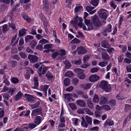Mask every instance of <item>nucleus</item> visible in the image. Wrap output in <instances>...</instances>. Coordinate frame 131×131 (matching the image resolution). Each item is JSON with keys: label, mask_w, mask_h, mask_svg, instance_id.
Returning a JSON list of instances; mask_svg holds the SVG:
<instances>
[{"label": "nucleus", "mask_w": 131, "mask_h": 131, "mask_svg": "<svg viewBox=\"0 0 131 131\" xmlns=\"http://www.w3.org/2000/svg\"><path fill=\"white\" fill-rule=\"evenodd\" d=\"M91 20L92 21L94 26L96 27H99L102 25V22L100 20L98 17L95 15L92 17Z\"/></svg>", "instance_id": "obj_1"}, {"label": "nucleus", "mask_w": 131, "mask_h": 131, "mask_svg": "<svg viewBox=\"0 0 131 131\" xmlns=\"http://www.w3.org/2000/svg\"><path fill=\"white\" fill-rule=\"evenodd\" d=\"M100 86L101 88L106 92H109L111 90V88L108 82L105 81H102L101 82Z\"/></svg>", "instance_id": "obj_2"}, {"label": "nucleus", "mask_w": 131, "mask_h": 131, "mask_svg": "<svg viewBox=\"0 0 131 131\" xmlns=\"http://www.w3.org/2000/svg\"><path fill=\"white\" fill-rule=\"evenodd\" d=\"M83 19L80 17H78L76 16L74 18V20L72 21V23L75 24H78V25L81 27H82V21Z\"/></svg>", "instance_id": "obj_3"}, {"label": "nucleus", "mask_w": 131, "mask_h": 131, "mask_svg": "<svg viewBox=\"0 0 131 131\" xmlns=\"http://www.w3.org/2000/svg\"><path fill=\"white\" fill-rule=\"evenodd\" d=\"M48 69L47 67L42 64L38 70V73L39 76L41 77L42 74L44 75Z\"/></svg>", "instance_id": "obj_4"}, {"label": "nucleus", "mask_w": 131, "mask_h": 131, "mask_svg": "<svg viewBox=\"0 0 131 131\" xmlns=\"http://www.w3.org/2000/svg\"><path fill=\"white\" fill-rule=\"evenodd\" d=\"M42 114V111L41 108H36L32 110L31 115L32 116H36L38 115H41Z\"/></svg>", "instance_id": "obj_5"}, {"label": "nucleus", "mask_w": 131, "mask_h": 131, "mask_svg": "<svg viewBox=\"0 0 131 131\" xmlns=\"http://www.w3.org/2000/svg\"><path fill=\"white\" fill-rule=\"evenodd\" d=\"M84 22L86 25L87 26L88 30H92L94 28V27L93 23L90 22V20L85 19Z\"/></svg>", "instance_id": "obj_6"}, {"label": "nucleus", "mask_w": 131, "mask_h": 131, "mask_svg": "<svg viewBox=\"0 0 131 131\" xmlns=\"http://www.w3.org/2000/svg\"><path fill=\"white\" fill-rule=\"evenodd\" d=\"M28 58L31 62L34 63L37 62L38 60L37 57L30 54L28 55Z\"/></svg>", "instance_id": "obj_7"}, {"label": "nucleus", "mask_w": 131, "mask_h": 131, "mask_svg": "<svg viewBox=\"0 0 131 131\" xmlns=\"http://www.w3.org/2000/svg\"><path fill=\"white\" fill-rule=\"evenodd\" d=\"M78 53L79 54H83L87 52V50L84 48L82 46L78 48L77 49Z\"/></svg>", "instance_id": "obj_8"}, {"label": "nucleus", "mask_w": 131, "mask_h": 131, "mask_svg": "<svg viewBox=\"0 0 131 131\" xmlns=\"http://www.w3.org/2000/svg\"><path fill=\"white\" fill-rule=\"evenodd\" d=\"M114 123L113 121L110 119H107L105 122L104 126L106 128L108 127V125L110 126L113 125Z\"/></svg>", "instance_id": "obj_9"}, {"label": "nucleus", "mask_w": 131, "mask_h": 131, "mask_svg": "<svg viewBox=\"0 0 131 131\" xmlns=\"http://www.w3.org/2000/svg\"><path fill=\"white\" fill-rule=\"evenodd\" d=\"M99 78V77L96 74L92 75L90 76L89 78V80L91 82H94L96 81Z\"/></svg>", "instance_id": "obj_10"}, {"label": "nucleus", "mask_w": 131, "mask_h": 131, "mask_svg": "<svg viewBox=\"0 0 131 131\" xmlns=\"http://www.w3.org/2000/svg\"><path fill=\"white\" fill-rule=\"evenodd\" d=\"M101 46L102 47L106 48H108L111 47L108 41L105 40H103L102 41Z\"/></svg>", "instance_id": "obj_11"}, {"label": "nucleus", "mask_w": 131, "mask_h": 131, "mask_svg": "<svg viewBox=\"0 0 131 131\" xmlns=\"http://www.w3.org/2000/svg\"><path fill=\"white\" fill-rule=\"evenodd\" d=\"M108 101V99L106 97L101 96L100 98V102L99 104L100 105L104 104L106 103Z\"/></svg>", "instance_id": "obj_12"}, {"label": "nucleus", "mask_w": 131, "mask_h": 131, "mask_svg": "<svg viewBox=\"0 0 131 131\" xmlns=\"http://www.w3.org/2000/svg\"><path fill=\"white\" fill-rule=\"evenodd\" d=\"M76 103L78 105L82 107H85L86 106V103L83 100H79L76 101Z\"/></svg>", "instance_id": "obj_13"}, {"label": "nucleus", "mask_w": 131, "mask_h": 131, "mask_svg": "<svg viewBox=\"0 0 131 131\" xmlns=\"http://www.w3.org/2000/svg\"><path fill=\"white\" fill-rule=\"evenodd\" d=\"M41 120L42 118L41 116H37L35 117L34 122L36 125H38L41 123Z\"/></svg>", "instance_id": "obj_14"}, {"label": "nucleus", "mask_w": 131, "mask_h": 131, "mask_svg": "<svg viewBox=\"0 0 131 131\" xmlns=\"http://www.w3.org/2000/svg\"><path fill=\"white\" fill-rule=\"evenodd\" d=\"M44 48L46 50H44L43 52L47 53L50 51V49H51V47L50 45L47 44L45 45Z\"/></svg>", "instance_id": "obj_15"}, {"label": "nucleus", "mask_w": 131, "mask_h": 131, "mask_svg": "<svg viewBox=\"0 0 131 131\" xmlns=\"http://www.w3.org/2000/svg\"><path fill=\"white\" fill-rule=\"evenodd\" d=\"M25 96L27 100L29 102H34V98L32 96H31L30 95L28 94H25Z\"/></svg>", "instance_id": "obj_16"}, {"label": "nucleus", "mask_w": 131, "mask_h": 131, "mask_svg": "<svg viewBox=\"0 0 131 131\" xmlns=\"http://www.w3.org/2000/svg\"><path fill=\"white\" fill-rule=\"evenodd\" d=\"M26 30L25 29H23L19 30V32L18 36L19 37H21L25 35L26 34Z\"/></svg>", "instance_id": "obj_17"}, {"label": "nucleus", "mask_w": 131, "mask_h": 131, "mask_svg": "<svg viewBox=\"0 0 131 131\" xmlns=\"http://www.w3.org/2000/svg\"><path fill=\"white\" fill-rule=\"evenodd\" d=\"M23 95V93L20 91H19L15 96V100L17 101H18Z\"/></svg>", "instance_id": "obj_18"}, {"label": "nucleus", "mask_w": 131, "mask_h": 131, "mask_svg": "<svg viewBox=\"0 0 131 131\" xmlns=\"http://www.w3.org/2000/svg\"><path fill=\"white\" fill-rule=\"evenodd\" d=\"M102 58L104 60H107L110 59L108 54L105 52L102 53Z\"/></svg>", "instance_id": "obj_19"}, {"label": "nucleus", "mask_w": 131, "mask_h": 131, "mask_svg": "<svg viewBox=\"0 0 131 131\" xmlns=\"http://www.w3.org/2000/svg\"><path fill=\"white\" fill-rule=\"evenodd\" d=\"M100 99L97 94H95L93 99V101L95 103H97L99 102Z\"/></svg>", "instance_id": "obj_20"}, {"label": "nucleus", "mask_w": 131, "mask_h": 131, "mask_svg": "<svg viewBox=\"0 0 131 131\" xmlns=\"http://www.w3.org/2000/svg\"><path fill=\"white\" fill-rule=\"evenodd\" d=\"M63 62L65 65V67L67 69H69L71 66V64L70 62L68 60H66L65 61H63Z\"/></svg>", "instance_id": "obj_21"}, {"label": "nucleus", "mask_w": 131, "mask_h": 131, "mask_svg": "<svg viewBox=\"0 0 131 131\" xmlns=\"http://www.w3.org/2000/svg\"><path fill=\"white\" fill-rule=\"evenodd\" d=\"M43 10L46 11H48V3L46 2L45 1L44 2V1H43Z\"/></svg>", "instance_id": "obj_22"}, {"label": "nucleus", "mask_w": 131, "mask_h": 131, "mask_svg": "<svg viewBox=\"0 0 131 131\" xmlns=\"http://www.w3.org/2000/svg\"><path fill=\"white\" fill-rule=\"evenodd\" d=\"M99 16L100 18L105 20L107 18V13H100V14H99Z\"/></svg>", "instance_id": "obj_23"}, {"label": "nucleus", "mask_w": 131, "mask_h": 131, "mask_svg": "<svg viewBox=\"0 0 131 131\" xmlns=\"http://www.w3.org/2000/svg\"><path fill=\"white\" fill-rule=\"evenodd\" d=\"M99 0H91L90 3L93 6H96L98 4Z\"/></svg>", "instance_id": "obj_24"}, {"label": "nucleus", "mask_w": 131, "mask_h": 131, "mask_svg": "<svg viewBox=\"0 0 131 131\" xmlns=\"http://www.w3.org/2000/svg\"><path fill=\"white\" fill-rule=\"evenodd\" d=\"M66 77H72L73 76V73L71 71H68L64 74Z\"/></svg>", "instance_id": "obj_25"}, {"label": "nucleus", "mask_w": 131, "mask_h": 131, "mask_svg": "<svg viewBox=\"0 0 131 131\" xmlns=\"http://www.w3.org/2000/svg\"><path fill=\"white\" fill-rule=\"evenodd\" d=\"M81 119L82 120V121L81 122V125L87 128L88 126V124L85 122L84 118L82 117Z\"/></svg>", "instance_id": "obj_26"}, {"label": "nucleus", "mask_w": 131, "mask_h": 131, "mask_svg": "<svg viewBox=\"0 0 131 131\" xmlns=\"http://www.w3.org/2000/svg\"><path fill=\"white\" fill-rule=\"evenodd\" d=\"M35 86L34 88H36L38 86L39 83L38 82V78L37 77H35L34 78Z\"/></svg>", "instance_id": "obj_27"}, {"label": "nucleus", "mask_w": 131, "mask_h": 131, "mask_svg": "<svg viewBox=\"0 0 131 131\" xmlns=\"http://www.w3.org/2000/svg\"><path fill=\"white\" fill-rule=\"evenodd\" d=\"M33 37L31 35H28L26 36L25 38V40L26 42H27L33 39Z\"/></svg>", "instance_id": "obj_28"}, {"label": "nucleus", "mask_w": 131, "mask_h": 131, "mask_svg": "<svg viewBox=\"0 0 131 131\" xmlns=\"http://www.w3.org/2000/svg\"><path fill=\"white\" fill-rule=\"evenodd\" d=\"M40 102L38 101L35 104L30 105V106L32 109H34L38 107L40 105Z\"/></svg>", "instance_id": "obj_29"}, {"label": "nucleus", "mask_w": 131, "mask_h": 131, "mask_svg": "<svg viewBox=\"0 0 131 131\" xmlns=\"http://www.w3.org/2000/svg\"><path fill=\"white\" fill-rule=\"evenodd\" d=\"M87 104L90 108L91 109H93V108L94 106L93 103H92L91 101L90 100H88Z\"/></svg>", "instance_id": "obj_30"}, {"label": "nucleus", "mask_w": 131, "mask_h": 131, "mask_svg": "<svg viewBox=\"0 0 131 131\" xmlns=\"http://www.w3.org/2000/svg\"><path fill=\"white\" fill-rule=\"evenodd\" d=\"M46 77L49 79H51L53 78V76L50 72H47L45 75Z\"/></svg>", "instance_id": "obj_31"}, {"label": "nucleus", "mask_w": 131, "mask_h": 131, "mask_svg": "<svg viewBox=\"0 0 131 131\" xmlns=\"http://www.w3.org/2000/svg\"><path fill=\"white\" fill-rule=\"evenodd\" d=\"M64 83L65 86H67L70 84V81L68 78L65 79L64 81Z\"/></svg>", "instance_id": "obj_32"}, {"label": "nucleus", "mask_w": 131, "mask_h": 131, "mask_svg": "<svg viewBox=\"0 0 131 131\" xmlns=\"http://www.w3.org/2000/svg\"><path fill=\"white\" fill-rule=\"evenodd\" d=\"M49 87V86L46 85H42L41 86V88L42 90L44 92H47V90Z\"/></svg>", "instance_id": "obj_33"}, {"label": "nucleus", "mask_w": 131, "mask_h": 131, "mask_svg": "<svg viewBox=\"0 0 131 131\" xmlns=\"http://www.w3.org/2000/svg\"><path fill=\"white\" fill-rule=\"evenodd\" d=\"M85 120L86 122L89 124L92 123V120L91 118L88 116H86L85 117Z\"/></svg>", "instance_id": "obj_34"}, {"label": "nucleus", "mask_w": 131, "mask_h": 131, "mask_svg": "<svg viewBox=\"0 0 131 131\" xmlns=\"http://www.w3.org/2000/svg\"><path fill=\"white\" fill-rule=\"evenodd\" d=\"M84 110L86 114L89 115H92L94 114L93 113L91 112L90 110L88 108H84Z\"/></svg>", "instance_id": "obj_35"}, {"label": "nucleus", "mask_w": 131, "mask_h": 131, "mask_svg": "<svg viewBox=\"0 0 131 131\" xmlns=\"http://www.w3.org/2000/svg\"><path fill=\"white\" fill-rule=\"evenodd\" d=\"M81 41L77 38H75L72 40L71 42L72 43L78 44L80 43Z\"/></svg>", "instance_id": "obj_36"}, {"label": "nucleus", "mask_w": 131, "mask_h": 131, "mask_svg": "<svg viewBox=\"0 0 131 131\" xmlns=\"http://www.w3.org/2000/svg\"><path fill=\"white\" fill-rule=\"evenodd\" d=\"M69 105L73 110H75L77 108V107L74 103H70Z\"/></svg>", "instance_id": "obj_37"}, {"label": "nucleus", "mask_w": 131, "mask_h": 131, "mask_svg": "<svg viewBox=\"0 0 131 131\" xmlns=\"http://www.w3.org/2000/svg\"><path fill=\"white\" fill-rule=\"evenodd\" d=\"M108 64L107 62H100L99 64V65L102 67L105 66Z\"/></svg>", "instance_id": "obj_38"}, {"label": "nucleus", "mask_w": 131, "mask_h": 131, "mask_svg": "<svg viewBox=\"0 0 131 131\" xmlns=\"http://www.w3.org/2000/svg\"><path fill=\"white\" fill-rule=\"evenodd\" d=\"M37 126V125L35 124L31 123H30L28 125V127L30 129H33L35 127Z\"/></svg>", "instance_id": "obj_39"}, {"label": "nucleus", "mask_w": 131, "mask_h": 131, "mask_svg": "<svg viewBox=\"0 0 131 131\" xmlns=\"http://www.w3.org/2000/svg\"><path fill=\"white\" fill-rule=\"evenodd\" d=\"M75 72L79 74L83 72V71L80 69L76 68L74 69Z\"/></svg>", "instance_id": "obj_40"}, {"label": "nucleus", "mask_w": 131, "mask_h": 131, "mask_svg": "<svg viewBox=\"0 0 131 131\" xmlns=\"http://www.w3.org/2000/svg\"><path fill=\"white\" fill-rule=\"evenodd\" d=\"M77 75L78 77L80 79H83L85 78V76L83 72L79 74H78Z\"/></svg>", "instance_id": "obj_41"}, {"label": "nucleus", "mask_w": 131, "mask_h": 131, "mask_svg": "<svg viewBox=\"0 0 131 131\" xmlns=\"http://www.w3.org/2000/svg\"><path fill=\"white\" fill-rule=\"evenodd\" d=\"M11 57L13 59L17 60H19L20 59L19 56L16 54H15L12 56Z\"/></svg>", "instance_id": "obj_42"}, {"label": "nucleus", "mask_w": 131, "mask_h": 131, "mask_svg": "<svg viewBox=\"0 0 131 131\" xmlns=\"http://www.w3.org/2000/svg\"><path fill=\"white\" fill-rule=\"evenodd\" d=\"M37 44L36 41L34 40H33L30 43V44L31 47L33 48Z\"/></svg>", "instance_id": "obj_43"}, {"label": "nucleus", "mask_w": 131, "mask_h": 131, "mask_svg": "<svg viewBox=\"0 0 131 131\" xmlns=\"http://www.w3.org/2000/svg\"><path fill=\"white\" fill-rule=\"evenodd\" d=\"M19 54L23 59H25L27 57L26 54L25 53L22 52H20L19 53Z\"/></svg>", "instance_id": "obj_44"}, {"label": "nucleus", "mask_w": 131, "mask_h": 131, "mask_svg": "<svg viewBox=\"0 0 131 131\" xmlns=\"http://www.w3.org/2000/svg\"><path fill=\"white\" fill-rule=\"evenodd\" d=\"M90 59L89 56L87 55H85L83 57V60L84 63H85Z\"/></svg>", "instance_id": "obj_45"}, {"label": "nucleus", "mask_w": 131, "mask_h": 131, "mask_svg": "<svg viewBox=\"0 0 131 131\" xmlns=\"http://www.w3.org/2000/svg\"><path fill=\"white\" fill-rule=\"evenodd\" d=\"M8 26L13 30H15L16 28V27L15 26V24L13 23H9L8 24Z\"/></svg>", "instance_id": "obj_46"}, {"label": "nucleus", "mask_w": 131, "mask_h": 131, "mask_svg": "<svg viewBox=\"0 0 131 131\" xmlns=\"http://www.w3.org/2000/svg\"><path fill=\"white\" fill-rule=\"evenodd\" d=\"M82 8V7L81 6H76L74 12L77 13Z\"/></svg>", "instance_id": "obj_47"}, {"label": "nucleus", "mask_w": 131, "mask_h": 131, "mask_svg": "<svg viewBox=\"0 0 131 131\" xmlns=\"http://www.w3.org/2000/svg\"><path fill=\"white\" fill-rule=\"evenodd\" d=\"M91 84L88 83L83 86V88L85 89H87L90 88L91 86Z\"/></svg>", "instance_id": "obj_48"}, {"label": "nucleus", "mask_w": 131, "mask_h": 131, "mask_svg": "<svg viewBox=\"0 0 131 131\" xmlns=\"http://www.w3.org/2000/svg\"><path fill=\"white\" fill-rule=\"evenodd\" d=\"M22 17L25 20H27L28 22H29L30 21L31 19L27 15H22Z\"/></svg>", "instance_id": "obj_49"}, {"label": "nucleus", "mask_w": 131, "mask_h": 131, "mask_svg": "<svg viewBox=\"0 0 131 131\" xmlns=\"http://www.w3.org/2000/svg\"><path fill=\"white\" fill-rule=\"evenodd\" d=\"M102 107L104 109L107 111L110 110H111L110 106L107 105H104L102 106Z\"/></svg>", "instance_id": "obj_50"}, {"label": "nucleus", "mask_w": 131, "mask_h": 131, "mask_svg": "<svg viewBox=\"0 0 131 131\" xmlns=\"http://www.w3.org/2000/svg\"><path fill=\"white\" fill-rule=\"evenodd\" d=\"M99 70V69L97 68H93L90 70V72L91 73H94L98 72Z\"/></svg>", "instance_id": "obj_51"}, {"label": "nucleus", "mask_w": 131, "mask_h": 131, "mask_svg": "<svg viewBox=\"0 0 131 131\" xmlns=\"http://www.w3.org/2000/svg\"><path fill=\"white\" fill-rule=\"evenodd\" d=\"M111 28L112 26L110 24L108 25V27L106 28L105 30L107 32H110L111 31Z\"/></svg>", "instance_id": "obj_52"}, {"label": "nucleus", "mask_w": 131, "mask_h": 131, "mask_svg": "<svg viewBox=\"0 0 131 131\" xmlns=\"http://www.w3.org/2000/svg\"><path fill=\"white\" fill-rule=\"evenodd\" d=\"M74 64L76 65H79L81 64L82 63L81 59H79L77 60L74 61Z\"/></svg>", "instance_id": "obj_53"}, {"label": "nucleus", "mask_w": 131, "mask_h": 131, "mask_svg": "<svg viewBox=\"0 0 131 131\" xmlns=\"http://www.w3.org/2000/svg\"><path fill=\"white\" fill-rule=\"evenodd\" d=\"M64 98L65 99L67 100L68 101H70L71 100H72L73 101H74V99L68 96H67L66 94H64Z\"/></svg>", "instance_id": "obj_54"}, {"label": "nucleus", "mask_w": 131, "mask_h": 131, "mask_svg": "<svg viewBox=\"0 0 131 131\" xmlns=\"http://www.w3.org/2000/svg\"><path fill=\"white\" fill-rule=\"evenodd\" d=\"M109 103L111 105L113 106H114L116 104L115 101L113 99H112L110 100Z\"/></svg>", "instance_id": "obj_55"}, {"label": "nucleus", "mask_w": 131, "mask_h": 131, "mask_svg": "<svg viewBox=\"0 0 131 131\" xmlns=\"http://www.w3.org/2000/svg\"><path fill=\"white\" fill-rule=\"evenodd\" d=\"M11 81L14 84H16L18 82L19 80L16 78H13L12 79Z\"/></svg>", "instance_id": "obj_56"}, {"label": "nucleus", "mask_w": 131, "mask_h": 131, "mask_svg": "<svg viewBox=\"0 0 131 131\" xmlns=\"http://www.w3.org/2000/svg\"><path fill=\"white\" fill-rule=\"evenodd\" d=\"M125 109L126 111H128L131 109V105L127 104H126Z\"/></svg>", "instance_id": "obj_57"}, {"label": "nucleus", "mask_w": 131, "mask_h": 131, "mask_svg": "<svg viewBox=\"0 0 131 131\" xmlns=\"http://www.w3.org/2000/svg\"><path fill=\"white\" fill-rule=\"evenodd\" d=\"M10 63L11 64L12 67H15L17 64L16 62L14 60L11 61Z\"/></svg>", "instance_id": "obj_58"}, {"label": "nucleus", "mask_w": 131, "mask_h": 131, "mask_svg": "<svg viewBox=\"0 0 131 131\" xmlns=\"http://www.w3.org/2000/svg\"><path fill=\"white\" fill-rule=\"evenodd\" d=\"M7 24L4 25L3 27V31L5 33L7 30Z\"/></svg>", "instance_id": "obj_59"}, {"label": "nucleus", "mask_w": 131, "mask_h": 131, "mask_svg": "<svg viewBox=\"0 0 131 131\" xmlns=\"http://www.w3.org/2000/svg\"><path fill=\"white\" fill-rule=\"evenodd\" d=\"M94 8L93 7L89 6H87L86 7V8L88 12L91 11H92Z\"/></svg>", "instance_id": "obj_60"}, {"label": "nucleus", "mask_w": 131, "mask_h": 131, "mask_svg": "<svg viewBox=\"0 0 131 131\" xmlns=\"http://www.w3.org/2000/svg\"><path fill=\"white\" fill-rule=\"evenodd\" d=\"M107 10L104 9H100V11L98 12V14H100V13H107Z\"/></svg>", "instance_id": "obj_61"}, {"label": "nucleus", "mask_w": 131, "mask_h": 131, "mask_svg": "<svg viewBox=\"0 0 131 131\" xmlns=\"http://www.w3.org/2000/svg\"><path fill=\"white\" fill-rule=\"evenodd\" d=\"M9 90L8 93H10L11 95H12L15 92V89L14 88H10Z\"/></svg>", "instance_id": "obj_62"}, {"label": "nucleus", "mask_w": 131, "mask_h": 131, "mask_svg": "<svg viewBox=\"0 0 131 131\" xmlns=\"http://www.w3.org/2000/svg\"><path fill=\"white\" fill-rule=\"evenodd\" d=\"M72 82L73 83L76 85L78 83L79 80L77 78H74L73 79Z\"/></svg>", "instance_id": "obj_63"}, {"label": "nucleus", "mask_w": 131, "mask_h": 131, "mask_svg": "<svg viewBox=\"0 0 131 131\" xmlns=\"http://www.w3.org/2000/svg\"><path fill=\"white\" fill-rule=\"evenodd\" d=\"M126 69L128 72H131V65H129L127 66Z\"/></svg>", "instance_id": "obj_64"}]
</instances>
